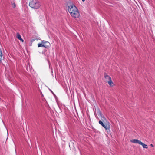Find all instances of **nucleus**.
<instances>
[{
	"instance_id": "obj_1",
	"label": "nucleus",
	"mask_w": 155,
	"mask_h": 155,
	"mask_svg": "<svg viewBox=\"0 0 155 155\" xmlns=\"http://www.w3.org/2000/svg\"><path fill=\"white\" fill-rule=\"evenodd\" d=\"M68 11L71 16L75 18H78L80 16L78 9L73 5H71L68 6Z\"/></svg>"
},
{
	"instance_id": "obj_2",
	"label": "nucleus",
	"mask_w": 155,
	"mask_h": 155,
	"mask_svg": "<svg viewBox=\"0 0 155 155\" xmlns=\"http://www.w3.org/2000/svg\"><path fill=\"white\" fill-rule=\"evenodd\" d=\"M29 5L31 8L34 9H38L40 6V5L38 1L36 0H33L29 4Z\"/></svg>"
},
{
	"instance_id": "obj_3",
	"label": "nucleus",
	"mask_w": 155,
	"mask_h": 155,
	"mask_svg": "<svg viewBox=\"0 0 155 155\" xmlns=\"http://www.w3.org/2000/svg\"><path fill=\"white\" fill-rule=\"evenodd\" d=\"M99 123L102 125L105 129L107 130V131L108 130H109L110 128V125L109 122L107 123L105 125L101 120H99Z\"/></svg>"
},
{
	"instance_id": "obj_4",
	"label": "nucleus",
	"mask_w": 155,
	"mask_h": 155,
	"mask_svg": "<svg viewBox=\"0 0 155 155\" xmlns=\"http://www.w3.org/2000/svg\"><path fill=\"white\" fill-rule=\"evenodd\" d=\"M41 43L43 44V45H44L43 47L47 48H48L49 47L50 44L48 42L46 41H42Z\"/></svg>"
},
{
	"instance_id": "obj_5",
	"label": "nucleus",
	"mask_w": 155,
	"mask_h": 155,
	"mask_svg": "<svg viewBox=\"0 0 155 155\" xmlns=\"http://www.w3.org/2000/svg\"><path fill=\"white\" fill-rule=\"evenodd\" d=\"M104 77L106 80V82H107L108 81L110 80L111 79V77L107 75L106 73H104Z\"/></svg>"
},
{
	"instance_id": "obj_6",
	"label": "nucleus",
	"mask_w": 155,
	"mask_h": 155,
	"mask_svg": "<svg viewBox=\"0 0 155 155\" xmlns=\"http://www.w3.org/2000/svg\"><path fill=\"white\" fill-rule=\"evenodd\" d=\"M140 141L137 139H133L131 140V142L134 143L140 144Z\"/></svg>"
},
{
	"instance_id": "obj_7",
	"label": "nucleus",
	"mask_w": 155,
	"mask_h": 155,
	"mask_svg": "<svg viewBox=\"0 0 155 155\" xmlns=\"http://www.w3.org/2000/svg\"><path fill=\"white\" fill-rule=\"evenodd\" d=\"M139 144L141 145L143 148L147 149L148 148L147 146V145L143 143L141 141Z\"/></svg>"
},
{
	"instance_id": "obj_8",
	"label": "nucleus",
	"mask_w": 155,
	"mask_h": 155,
	"mask_svg": "<svg viewBox=\"0 0 155 155\" xmlns=\"http://www.w3.org/2000/svg\"><path fill=\"white\" fill-rule=\"evenodd\" d=\"M17 38L20 40H21V41L23 42L24 41V40L21 38V35H20L18 33H17Z\"/></svg>"
},
{
	"instance_id": "obj_9",
	"label": "nucleus",
	"mask_w": 155,
	"mask_h": 155,
	"mask_svg": "<svg viewBox=\"0 0 155 155\" xmlns=\"http://www.w3.org/2000/svg\"><path fill=\"white\" fill-rule=\"evenodd\" d=\"M3 58V54L2 51L1 49H0V63L2 62V61Z\"/></svg>"
},
{
	"instance_id": "obj_10",
	"label": "nucleus",
	"mask_w": 155,
	"mask_h": 155,
	"mask_svg": "<svg viewBox=\"0 0 155 155\" xmlns=\"http://www.w3.org/2000/svg\"><path fill=\"white\" fill-rule=\"evenodd\" d=\"M11 5L12 7L14 8H15L16 6V5L15 4V2L14 1H12Z\"/></svg>"
},
{
	"instance_id": "obj_11",
	"label": "nucleus",
	"mask_w": 155,
	"mask_h": 155,
	"mask_svg": "<svg viewBox=\"0 0 155 155\" xmlns=\"http://www.w3.org/2000/svg\"><path fill=\"white\" fill-rule=\"evenodd\" d=\"M107 83H108V84L110 86H112L113 84V83L111 79L110 80L108 81Z\"/></svg>"
},
{
	"instance_id": "obj_12",
	"label": "nucleus",
	"mask_w": 155,
	"mask_h": 155,
	"mask_svg": "<svg viewBox=\"0 0 155 155\" xmlns=\"http://www.w3.org/2000/svg\"><path fill=\"white\" fill-rule=\"evenodd\" d=\"M38 47H43L44 45H43V44H42L41 42V43H38Z\"/></svg>"
},
{
	"instance_id": "obj_13",
	"label": "nucleus",
	"mask_w": 155,
	"mask_h": 155,
	"mask_svg": "<svg viewBox=\"0 0 155 155\" xmlns=\"http://www.w3.org/2000/svg\"><path fill=\"white\" fill-rule=\"evenodd\" d=\"M36 39V38H35L34 39H32L31 40V42L32 43L33 41H35Z\"/></svg>"
},
{
	"instance_id": "obj_14",
	"label": "nucleus",
	"mask_w": 155,
	"mask_h": 155,
	"mask_svg": "<svg viewBox=\"0 0 155 155\" xmlns=\"http://www.w3.org/2000/svg\"><path fill=\"white\" fill-rule=\"evenodd\" d=\"M150 146H151L152 147H153V145L152 144H151L150 145Z\"/></svg>"
},
{
	"instance_id": "obj_15",
	"label": "nucleus",
	"mask_w": 155,
	"mask_h": 155,
	"mask_svg": "<svg viewBox=\"0 0 155 155\" xmlns=\"http://www.w3.org/2000/svg\"><path fill=\"white\" fill-rule=\"evenodd\" d=\"M85 0H82V1H83V2H84V1H85Z\"/></svg>"
}]
</instances>
